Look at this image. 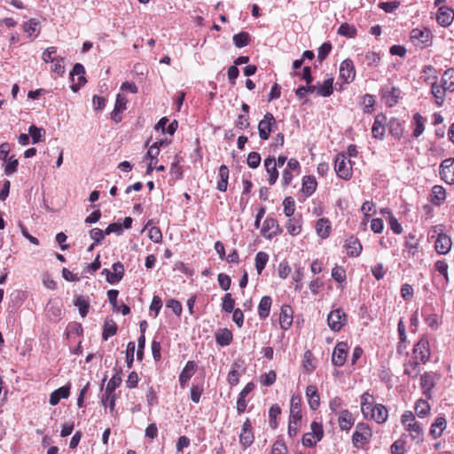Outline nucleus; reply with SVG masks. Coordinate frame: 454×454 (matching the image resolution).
<instances>
[{
	"mask_svg": "<svg viewBox=\"0 0 454 454\" xmlns=\"http://www.w3.org/2000/svg\"><path fill=\"white\" fill-rule=\"evenodd\" d=\"M361 411L365 418H371L378 423H383L387 419V410L382 404H374L373 397L365 392L362 395Z\"/></svg>",
	"mask_w": 454,
	"mask_h": 454,
	"instance_id": "1",
	"label": "nucleus"
},
{
	"mask_svg": "<svg viewBox=\"0 0 454 454\" xmlns=\"http://www.w3.org/2000/svg\"><path fill=\"white\" fill-rule=\"evenodd\" d=\"M401 423L409 432V435L416 443H421L424 440V432L420 424L416 420L413 413L406 411L401 417Z\"/></svg>",
	"mask_w": 454,
	"mask_h": 454,
	"instance_id": "2",
	"label": "nucleus"
},
{
	"mask_svg": "<svg viewBox=\"0 0 454 454\" xmlns=\"http://www.w3.org/2000/svg\"><path fill=\"white\" fill-rule=\"evenodd\" d=\"M347 315L342 309L332 310L327 317V323L330 329L333 332H339L347 323Z\"/></svg>",
	"mask_w": 454,
	"mask_h": 454,
	"instance_id": "3",
	"label": "nucleus"
},
{
	"mask_svg": "<svg viewBox=\"0 0 454 454\" xmlns=\"http://www.w3.org/2000/svg\"><path fill=\"white\" fill-rule=\"evenodd\" d=\"M372 437V431L368 425L358 423L352 436L353 444L356 447L364 446Z\"/></svg>",
	"mask_w": 454,
	"mask_h": 454,
	"instance_id": "4",
	"label": "nucleus"
},
{
	"mask_svg": "<svg viewBox=\"0 0 454 454\" xmlns=\"http://www.w3.org/2000/svg\"><path fill=\"white\" fill-rule=\"evenodd\" d=\"M277 125V121L271 113H267L263 119L258 123L259 137L262 140H267L272 131V128Z\"/></svg>",
	"mask_w": 454,
	"mask_h": 454,
	"instance_id": "5",
	"label": "nucleus"
},
{
	"mask_svg": "<svg viewBox=\"0 0 454 454\" xmlns=\"http://www.w3.org/2000/svg\"><path fill=\"white\" fill-rule=\"evenodd\" d=\"M121 377L120 372H117L109 380L106 387V399H110V411L114 410L116 395L114 390L121 385Z\"/></svg>",
	"mask_w": 454,
	"mask_h": 454,
	"instance_id": "6",
	"label": "nucleus"
},
{
	"mask_svg": "<svg viewBox=\"0 0 454 454\" xmlns=\"http://www.w3.org/2000/svg\"><path fill=\"white\" fill-rule=\"evenodd\" d=\"M347 157L344 153L337 154L334 161V169L337 176L344 180H348L352 176V168L347 165Z\"/></svg>",
	"mask_w": 454,
	"mask_h": 454,
	"instance_id": "7",
	"label": "nucleus"
},
{
	"mask_svg": "<svg viewBox=\"0 0 454 454\" xmlns=\"http://www.w3.org/2000/svg\"><path fill=\"white\" fill-rule=\"evenodd\" d=\"M414 359L425 364L429 360L430 349L429 342L427 339H420L413 348Z\"/></svg>",
	"mask_w": 454,
	"mask_h": 454,
	"instance_id": "8",
	"label": "nucleus"
},
{
	"mask_svg": "<svg viewBox=\"0 0 454 454\" xmlns=\"http://www.w3.org/2000/svg\"><path fill=\"white\" fill-rule=\"evenodd\" d=\"M348 350V346L346 342L341 341L337 343L332 356V363L333 364V365L340 367L345 364Z\"/></svg>",
	"mask_w": 454,
	"mask_h": 454,
	"instance_id": "9",
	"label": "nucleus"
},
{
	"mask_svg": "<svg viewBox=\"0 0 454 454\" xmlns=\"http://www.w3.org/2000/svg\"><path fill=\"white\" fill-rule=\"evenodd\" d=\"M440 175L447 184H454V158H448L442 162Z\"/></svg>",
	"mask_w": 454,
	"mask_h": 454,
	"instance_id": "10",
	"label": "nucleus"
},
{
	"mask_svg": "<svg viewBox=\"0 0 454 454\" xmlns=\"http://www.w3.org/2000/svg\"><path fill=\"white\" fill-rule=\"evenodd\" d=\"M438 379L437 374L433 372H427L420 377V386L423 390V394L430 398V391L434 388L435 381Z\"/></svg>",
	"mask_w": 454,
	"mask_h": 454,
	"instance_id": "11",
	"label": "nucleus"
},
{
	"mask_svg": "<svg viewBox=\"0 0 454 454\" xmlns=\"http://www.w3.org/2000/svg\"><path fill=\"white\" fill-rule=\"evenodd\" d=\"M355 67L352 60L345 59L340 67V76L345 82H349L355 78Z\"/></svg>",
	"mask_w": 454,
	"mask_h": 454,
	"instance_id": "12",
	"label": "nucleus"
},
{
	"mask_svg": "<svg viewBox=\"0 0 454 454\" xmlns=\"http://www.w3.org/2000/svg\"><path fill=\"white\" fill-rule=\"evenodd\" d=\"M438 79L434 80L433 82H429L428 84L431 85V93L434 98V102L438 106H442L444 100H445V94L447 90H445L444 86H442V83H438Z\"/></svg>",
	"mask_w": 454,
	"mask_h": 454,
	"instance_id": "13",
	"label": "nucleus"
},
{
	"mask_svg": "<svg viewBox=\"0 0 454 454\" xmlns=\"http://www.w3.org/2000/svg\"><path fill=\"white\" fill-rule=\"evenodd\" d=\"M254 436L252 432V425L250 420L247 419L242 426V431L239 435V441L244 447H248L254 442Z\"/></svg>",
	"mask_w": 454,
	"mask_h": 454,
	"instance_id": "14",
	"label": "nucleus"
},
{
	"mask_svg": "<svg viewBox=\"0 0 454 454\" xmlns=\"http://www.w3.org/2000/svg\"><path fill=\"white\" fill-rule=\"evenodd\" d=\"M264 167L269 174V184H274L278 178V171L277 169V161L275 157L269 156L264 160Z\"/></svg>",
	"mask_w": 454,
	"mask_h": 454,
	"instance_id": "15",
	"label": "nucleus"
},
{
	"mask_svg": "<svg viewBox=\"0 0 454 454\" xmlns=\"http://www.w3.org/2000/svg\"><path fill=\"white\" fill-rule=\"evenodd\" d=\"M127 103L128 99L124 95H117L114 108L111 113V118L113 121L115 122H120L121 121L120 114H121L126 109Z\"/></svg>",
	"mask_w": 454,
	"mask_h": 454,
	"instance_id": "16",
	"label": "nucleus"
},
{
	"mask_svg": "<svg viewBox=\"0 0 454 454\" xmlns=\"http://www.w3.org/2000/svg\"><path fill=\"white\" fill-rule=\"evenodd\" d=\"M84 74H85V70H84L83 66L80 63H76L74 66V68L70 73V75H71L73 81H74V76L78 75V83L71 85V90L74 92L78 91L80 90L81 86L85 84L86 79L84 77Z\"/></svg>",
	"mask_w": 454,
	"mask_h": 454,
	"instance_id": "17",
	"label": "nucleus"
},
{
	"mask_svg": "<svg viewBox=\"0 0 454 454\" xmlns=\"http://www.w3.org/2000/svg\"><path fill=\"white\" fill-rule=\"evenodd\" d=\"M437 22L447 27L451 24L454 20V12L452 9L446 6L440 7L436 15Z\"/></svg>",
	"mask_w": 454,
	"mask_h": 454,
	"instance_id": "18",
	"label": "nucleus"
},
{
	"mask_svg": "<svg viewBox=\"0 0 454 454\" xmlns=\"http://www.w3.org/2000/svg\"><path fill=\"white\" fill-rule=\"evenodd\" d=\"M293 323V309L288 305L281 307L279 324L283 330H287Z\"/></svg>",
	"mask_w": 454,
	"mask_h": 454,
	"instance_id": "19",
	"label": "nucleus"
},
{
	"mask_svg": "<svg viewBox=\"0 0 454 454\" xmlns=\"http://www.w3.org/2000/svg\"><path fill=\"white\" fill-rule=\"evenodd\" d=\"M434 246L437 253L445 254L450 250L451 239L448 235L441 233L438 235Z\"/></svg>",
	"mask_w": 454,
	"mask_h": 454,
	"instance_id": "20",
	"label": "nucleus"
},
{
	"mask_svg": "<svg viewBox=\"0 0 454 454\" xmlns=\"http://www.w3.org/2000/svg\"><path fill=\"white\" fill-rule=\"evenodd\" d=\"M70 394V385L67 384L56 390H54L51 395L49 403L51 405H57L62 398H67Z\"/></svg>",
	"mask_w": 454,
	"mask_h": 454,
	"instance_id": "21",
	"label": "nucleus"
},
{
	"mask_svg": "<svg viewBox=\"0 0 454 454\" xmlns=\"http://www.w3.org/2000/svg\"><path fill=\"white\" fill-rule=\"evenodd\" d=\"M289 419H292V423L294 424L295 421L301 420V398L299 396H293L291 398Z\"/></svg>",
	"mask_w": 454,
	"mask_h": 454,
	"instance_id": "22",
	"label": "nucleus"
},
{
	"mask_svg": "<svg viewBox=\"0 0 454 454\" xmlns=\"http://www.w3.org/2000/svg\"><path fill=\"white\" fill-rule=\"evenodd\" d=\"M306 395L309 399V405L312 410H317L320 404V397L316 386L309 385L306 387Z\"/></svg>",
	"mask_w": 454,
	"mask_h": 454,
	"instance_id": "23",
	"label": "nucleus"
},
{
	"mask_svg": "<svg viewBox=\"0 0 454 454\" xmlns=\"http://www.w3.org/2000/svg\"><path fill=\"white\" fill-rule=\"evenodd\" d=\"M196 364L194 361H189L185 364L179 375V382L182 387H184L187 381L192 377L195 372Z\"/></svg>",
	"mask_w": 454,
	"mask_h": 454,
	"instance_id": "24",
	"label": "nucleus"
},
{
	"mask_svg": "<svg viewBox=\"0 0 454 454\" xmlns=\"http://www.w3.org/2000/svg\"><path fill=\"white\" fill-rule=\"evenodd\" d=\"M345 247L347 249V253L350 256H358L362 252V245L360 244L358 239L353 236L349 237L346 240Z\"/></svg>",
	"mask_w": 454,
	"mask_h": 454,
	"instance_id": "25",
	"label": "nucleus"
},
{
	"mask_svg": "<svg viewBox=\"0 0 454 454\" xmlns=\"http://www.w3.org/2000/svg\"><path fill=\"white\" fill-rule=\"evenodd\" d=\"M447 421L443 417H438L435 421L431 425L430 428V435L434 439L439 438L442 434L443 430L446 428Z\"/></svg>",
	"mask_w": 454,
	"mask_h": 454,
	"instance_id": "26",
	"label": "nucleus"
},
{
	"mask_svg": "<svg viewBox=\"0 0 454 454\" xmlns=\"http://www.w3.org/2000/svg\"><path fill=\"white\" fill-rule=\"evenodd\" d=\"M232 333L227 328L219 329L215 333L216 343L222 347L228 346L232 341Z\"/></svg>",
	"mask_w": 454,
	"mask_h": 454,
	"instance_id": "27",
	"label": "nucleus"
},
{
	"mask_svg": "<svg viewBox=\"0 0 454 454\" xmlns=\"http://www.w3.org/2000/svg\"><path fill=\"white\" fill-rule=\"evenodd\" d=\"M385 121V116L378 115L375 118V121L372 127V134L373 137L382 139L385 133V127L383 121Z\"/></svg>",
	"mask_w": 454,
	"mask_h": 454,
	"instance_id": "28",
	"label": "nucleus"
},
{
	"mask_svg": "<svg viewBox=\"0 0 454 454\" xmlns=\"http://www.w3.org/2000/svg\"><path fill=\"white\" fill-rule=\"evenodd\" d=\"M446 198L445 189L441 185H434L430 193V200L439 206Z\"/></svg>",
	"mask_w": 454,
	"mask_h": 454,
	"instance_id": "29",
	"label": "nucleus"
},
{
	"mask_svg": "<svg viewBox=\"0 0 454 454\" xmlns=\"http://www.w3.org/2000/svg\"><path fill=\"white\" fill-rule=\"evenodd\" d=\"M354 424V419L352 414L348 410L340 411L339 416V426L342 430H348Z\"/></svg>",
	"mask_w": 454,
	"mask_h": 454,
	"instance_id": "30",
	"label": "nucleus"
},
{
	"mask_svg": "<svg viewBox=\"0 0 454 454\" xmlns=\"http://www.w3.org/2000/svg\"><path fill=\"white\" fill-rule=\"evenodd\" d=\"M316 231L319 237L326 239L330 235L331 224L328 219L320 218L316 224Z\"/></svg>",
	"mask_w": 454,
	"mask_h": 454,
	"instance_id": "31",
	"label": "nucleus"
},
{
	"mask_svg": "<svg viewBox=\"0 0 454 454\" xmlns=\"http://www.w3.org/2000/svg\"><path fill=\"white\" fill-rule=\"evenodd\" d=\"M116 332H117L116 323L113 319L106 318L105 320V323L103 325V333H102L103 340H108V338L115 335Z\"/></svg>",
	"mask_w": 454,
	"mask_h": 454,
	"instance_id": "32",
	"label": "nucleus"
},
{
	"mask_svg": "<svg viewBox=\"0 0 454 454\" xmlns=\"http://www.w3.org/2000/svg\"><path fill=\"white\" fill-rule=\"evenodd\" d=\"M441 82L442 86H444L445 90L448 91H454V69L449 68L447 69L441 79Z\"/></svg>",
	"mask_w": 454,
	"mask_h": 454,
	"instance_id": "33",
	"label": "nucleus"
},
{
	"mask_svg": "<svg viewBox=\"0 0 454 454\" xmlns=\"http://www.w3.org/2000/svg\"><path fill=\"white\" fill-rule=\"evenodd\" d=\"M316 188H317V181H316L315 177L310 176H306L303 177L301 192L306 196H310L316 191Z\"/></svg>",
	"mask_w": 454,
	"mask_h": 454,
	"instance_id": "34",
	"label": "nucleus"
},
{
	"mask_svg": "<svg viewBox=\"0 0 454 454\" xmlns=\"http://www.w3.org/2000/svg\"><path fill=\"white\" fill-rule=\"evenodd\" d=\"M419 361H409L404 364V374L411 378H417L420 372Z\"/></svg>",
	"mask_w": 454,
	"mask_h": 454,
	"instance_id": "35",
	"label": "nucleus"
},
{
	"mask_svg": "<svg viewBox=\"0 0 454 454\" xmlns=\"http://www.w3.org/2000/svg\"><path fill=\"white\" fill-rule=\"evenodd\" d=\"M271 298L270 296H263L258 306V313L261 318H266L270 310Z\"/></svg>",
	"mask_w": 454,
	"mask_h": 454,
	"instance_id": "36",
	"label": "nucleus"
},
{
	"mask_svg": "<svg viewBox=\"0 0 454 454\" xmlns=\"http://www.w3.org/2000/svg\"><path fill=\"white\" fill-rule=\"evenodd\" d=\"M233 43L238 48H242L249 44L250 35L247 32H240L233 35Z\"/></svg>",
	"mask_w": 454,
	"mask_h": 454,
	"instance_id": "37",
	"label": "nucleus"
},
{
	"mask_svg": "<svg viewBox=\"0 0 454 454\" xmlns=\"http://www.w3.org/2000/svg\"><path fill=\"white\" fill-rule=\"evenodd\" d=\"M411 38L412 41H418L421 43H426L429 40V31L414 28L411 32Z\"/></svg>",
	"mask_w": 454,
	"mask_h": 454,
	"instance_id": "38",
	"label": "nucleus"
},
{
	"mask_svg": "<svg viewBox=\"0 0 454 454\" xmlns=\"http://www.w3.org/2000/svg\"><path fill=\"white\" fill-rule=\"evenodd\" d=\"M421 78L424 80L426 83H429L434 80L438 79L437 70L433 66H425L422 70Z\"/></svg>",
	"mask_w": 454,
	"mask_h": 454,
	"instance_id": "39",
	"label": "nucleus"
},
{
	"mask_svg": "<svg viewBox=\"0 0 454 454\" xmlns=\"http://www.w3.org/2000/svg\"><path fill=\"white\" fill-rule=\"evenodd\" d=\"M333 79H326L324 83L317 87L316 92L322 97H329L333 94Z\"/></svg>",
	"mask_w": 454,
	"mask_h": 454,
	"instance_id": "40",
	"label": "nucleus"
},
{
	"mask_svg": "<svg viewBox=\"0 0 454 454\" xmlns=\"http://www.w3.org/2000/svg\"><path fill=\"white\" fill-rule=\"evenodd\" d=\"M413 120H414V125H415V128L413 130V136L415 137H419L424 132L425 119L419 114L417 113L414 114Z\"/></svg>",
	"mask_w": 454,
	"mask_h": 454,
	"instance_id": "41",
	"label": "nucleus"
},
{
	"mask_svg": "<svg viewBox=\"0 0 454 454\" xmlns=\"http://www.w3.org/2000/svg\"><path fill=\"white\" fill-rule=\"evenodd\" d=\"M430 411V405L423 399H419L415 404V412L419 418H425Z\"/></svg>",
	"mask_w": 454,
	"mask_h": 454,
	"instance_id": "42",
	"label": "nucleus"
},
{
	"mask_svg": "<svg viewBox=\"0 0 454 454\" xmlns=\"http://www.w3.org/2000/svg\"><path fill=\"white\" fill-rule=\"evenodd\" d=\"M74 304L78 308L80 315L82 317H86L90 308L89 302L82 296H77L74 301Z\"/></svg>",
	"mask_w": 454,
	"mask_h": 454,
	"instance_id": "43",
	"label": "nucleus"
},
{
	"mask_svg": "<svg viewBox=\"0 0 454 454\" xmlns=\"http://www.w3.org/2000/svg\"><path fill=\"white\" fill-rule=\"evenodd\" d=\"M269 260V255L265 252H259L255 256V268L257 273L260 275Z\"/></svg>",
	"mask_w": 454,
	"mask_h": 454,
	"instance_id": "44",
	"label": "nucleus"
},
{
	"mask_svg": "<svg viewBox=\"0 0 454 454\" xmlns=\"http://www.w3.org/2000/svg\"><path fill=\"white\" fill-rule=\"evenodd\" d=\"M338 34L348 38H353L356 36V29L348 23H342L338 28Z\"/></svg>",
	"mask_w": 454,
	"mask_h": 454,
	"instance_id": "45",
	"label": "nucleus"
},
{
	"mask_svg": "<svg viewBox=\"0 0 454 454\" xmlns=\"http://www.w3.org/2000/svg\"><path fill=\"white\" fill-rule=\"evenodd\" d=\"M29 136L32 137V141L34 144L41 141L42 137L45 134V130L42 128H37L35 125H31L28 129Z\"/></svg>",
	"mask_w": 454,
	"mask_h": 454,
	"instance_id": "46",
	"label": "nucleus"
},
{
	"mask_svg": "<svg viewBox=\"0 0 454 454\" xmlns=\"http://www.w3.org/2000/svg\"><path fill=\"white\" fill-rule=\"evenodd\" d=\"M284 206V213L287 217H290L294 215L295 210L294 200L291 197H286L283 201Z\"/></svg>",
	"mask_w": 454,
	"mask_h": 454,
	"instance_id": "47",
	"label": "nucleus"
},
{
	"mask_svg": "<svg viewBox=\"0 0 454 454\" xmlns=\"http://www.w3.org/2000/svg\"><path fill=\"white\" fill-rule=\"evenodd\" d=\"M286 230L291 235H297L301 232V226L296 219H288L286 223Z\"/></svg>",
	"mask_w": 454,
	"mask_h": 454,
	"instance_id": "48",
	"label": "nucleus"
},
{
	"mask_svg": "<svg viewBox=\"0 0 454 454\" xmlns=\"http://www.w3.org/2000/svg\"><path fill=\"white\" fill-rule=\"evenodd\" d=\"M247 163L251 168H258L261 163V155L256 152H251L247 156Z\"/></svg>",
	"mask_w": 454,
	"mask_h": 454,
	"instance_id": "49",
	"label": "nucleus"
},
{
	"mask_svg": "<svg viewBox=\"0 0 454 454\" xmlns=\"http://www.w3.org/2000/svg\"><path fill=\"white\" fill-rule=\"evenodd\" d=\"M399 94H400L399 90H397V89L393 87L391 89V90L388 91L385 95V98H386V100H387V104L389 106H393L394 105H395L397 103V98H399Z\"/></svg>",
	"mask_w": 454,
	"mask_h": 454,
	"instance_id": "50",
	"label": "nucleus"
},
{
	"mask_svg": "<svg viewBox=\"0 0 454 454\" xmlns=\"http://www.w3.org/2000/svg\"><path fill=\"white\" fill-rule=\"evenodd\" d=\"M235 301L231 294H226L223 298V309L226 312H231L234 309Z\"/></svg>",
	"mask_w": 454,
	"mask_h": 454,
	"instance_id": "51",
	"label": "nucleus"
},
{
	"mask_svg": "<svg viewBox=\"0 0 454 454\" xmlns=\"http://www.w3.org/2000/svg\"><path fill=\"white\" fill-rule=\"evenodd\" d=\"M134 353H135V342L129 341L127 345V349H126L127 366L129 368L132 367V364L134 362Z\"/></svg>",
	"mask_w": 454,
	"mask_h": 454,
	"instance_id": "52",
	"label": "nucleus"
},
{
	"mask_svg": "<svg viewBox=\"0 0 454 454\" xmlns=\"http://www.w3.org/2000/svg\"><path fill=\"white\" fill-rule=\"evenodd\" d=\"M400 5V2L392 1V2H380L379 4V8L383 10L386 12H393L395 9H397Z\"/></svg>",
	"mask_w": 454,
	"mask_h": 454,
	"instance_id": "53",
	"label": "nucleus"
},
{
	"mask_svg": "<svg viewBox=\"0 0 454 454\" xmlns=\"http://www.w3.org/2000/svg\"><path fill=\"white\" fill-rule=\"evenodd\" d=\"M277 379L276 372L274 371H270L268 373H264L261 376V383L263 386H271Z\"/></svg>",
	"mask_w": 454,
	"mask_h": 454,
	"instance_id": "54",
	"label": "nucleus"
},
{
	"mask_svg": "<svg viewBox=\"0 0 454 454\" xmlns=\"http://www.w3.org/2000/svg\"><path fill=\"white\" fill-rule=\"evenodd\" d=\"M317 90L316 85L307 84L306 86H300L295 94L299 98H302L307 93H313Z\"/></svg>",
	"mask_w": 454,
	"mask_h": 454,
	"instance_id": "55",
	"label": "nucleus"
},
{
	"mask_svg": "<svg viewBox=\"0 0 454 454\" xmlns=\"http://www.w3.org/2000/svg\"><path fill=\"white\" fill-rule=\"evenodd\" d=\"M332 277L339 283L343 282L346 278V273L344 269L340 266H335L332 270Z\"/></svg>",
	"mask_w": 454,
	"mask_h": 454,
	"instance_id": "56",
	"label": "nucleus"
},
{
	"mask_svg": "<svg viewBox=\"0 0 454 454\" xmlns=\"http://www.w3.org/2000/svg\"><path fill=\"white\" fill-rule=\"evenodd\" d=\"M19 165V161L14 156H11L9 158V161L4 168V172L6 175L13 174L17 171V168Z\"/></svg>",
	"mask_w": 454,
	"mask_h": 454,
	"instance_id": "57",
	"label": "nucleus"
},
{
	"mask_svg": "<svg viewBox=\"0 0 454 454\" xmlns=\"http://www.w3.org/2000/svg\"><path fill=\"white\" fill-rule=\"evenodd\" d=\"M217 279H218L219 286L223 290L227 291L230 289L231 280L228 275H226L224 273H220L218 275Z\"/></svg>",
	"mask_w": 454,
	"mask_h": 454,
	"instance_id": "58",
	"label": "nucleus"
},
{
	"mask_svg": "<svg viewBox=\"0 0 454 454\" xmlns=\"http://www.w3.org/2000/svg\"><path fill=\"white\" fill-rule=\"evenodd\" d=\"M235 125L238 129L241 130L247 129L250 125L248 115L239 114L235 121Z\"/></svg>",
	"mask_w": 454,
	"mask_h": 454,
	"instance_id": "59",
	"label": "nucleus"
},
{
	"mask_svg": "<svg viewBox=\"0 0 454 454\" xmlns=\"http://www.w3.org/2000/svg\"><path fill=\"white\" fill-rule=\"evenodd\" d=\"M278 222L277 220H275L274 218H266V220L264 221V223H263V227L262 229V232L263 234H265L267 231H270V230H278Z\"/></svg>",
	"mask_w": 454,
	"mask_h": 454,
	"instance_id": "60",
	"label": "nucleus"
},
{
	"mask_svg": "<svg viewBox=\"0 0 454 454\" xmlns=\"http://www.w3.org/2000/svg\"><path fill=\"white\" fill-rule=\"evenodd\" d=\"M392 454H404L405 442L403 440H397L391 445Z\"/></svg>",
	"mask_w": 454,
	"mask_h": 454,
	"instance_id": "61",
	"label": "nucleus"
},
{
	"mask_svg": "<svg viewBox=\"0 0 454 454\" xmlns=\"http://www.w3.org/2000/svg\"><path fill=\"white\" fill-rule=\"evenodd\" d=\"M123 231L122 225L120 223H110L105 231L106 235L111 233H115L116 235H121Z\"/></svg>",
	"mask_w": 454,
	"mask_h": 454,
	"instance_id": "62",
	"label": "nucleus"
},
{
	"mask_svg": "<svg viewBox=\"0 0 454 454\" xmlns=\"http://www.w3.org/2000/svg\"><path fill=\"white\" fill-rule=\"evenodd\" d=\"M149 239L155 242L160 243L162 239V234L158 227H152L148 232Z\"/></svg>",
	"mask_w": 454,
	"mask_h": 454,
	"instance_id": "63",
	"label": "nucleus"
},
{
	"mask_svg": "<svg viewBox=\"0 0 454 454\" xmlns=\"http://www.w3.org/2000/svg\"><path fill=\"white\" fill-rule=\"evenodd\" d=\"M56 47H49L43 52L42 59L45 62H54L56 58L53 55L56 53Z\"/></svg>",
	"mask_w": 454,
	"mask_h": 454,
	"instance_id": "64",
	"label": "nucleus"
}]
</instances>
